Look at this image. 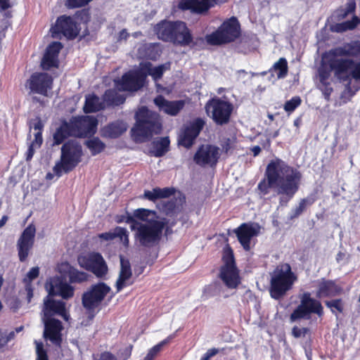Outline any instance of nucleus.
Masks as SVG:
<instances>
[{
    "instance_id": "423d86ee",
    "label": "nucleus",
    "mask_w": 360,
    "mask_h": 360,
    "mask_svg": "<svg viewBox=\"0 0 360 360\" xmlns=\"http://www.w3.org/2000/svg\"><path fill=\"white\" fill-rule=\"evenodd\" d=\"M297 280V276L288 263L276 266L271 274L269 290L270 296L276 300H281L292 288Z\"/></svg>"
},
{
    "instance_id": "e2e57ef3",
    "label": "nucleus",
    "mask_w": 360,
    "mask_h": 360,
    "mask_svg": "<svg viewBox=\"0 0 360 360\" xmlns=\"http://www.w3.org/2000/svg\"><path fill=\"white\" fill-rule=\"evenodd\" d=\"M222 152L225 154H228L229 152L233 148L232 141L227 138L221 143Z\"/></svg>"
},
{
    "instance_id": "6ab92c4d",
    "label": "nucleus",
    "mask_w": 360,
    "mask_h": 360,
    "mask_svg": "<svg viewBox=\"0 0 360 360\" xmlns=\"http://www.w3.org/2000/svg\"><path fill=\"white\" fill-rule=\"evenodd\" d=\"M205 125V121L202 118L195 119L181 131L178 137V144L187 149L191 148Z\"/></svg>"
},
{
    "instance_id": "338daca9",
    "label": "nucleus",
    "mask_w": 360,
    "mask_h": 360,
    "mask_svg": "<svg viewBox=\"0 0 360 360\" xmlns=\"http://www.w3.org/2000/svg\"><path fill=\"white\" fill-rule=\"evenodd\" d=\"M8 344L6 337V330L0 328V350Z\"/></svg>"
},
{
    "instance_id": "bb28decb",
    "label": "nucleus",
    "mask_w": 360,
    "mask_h": 360,
    "mask_svg": "<svg viewBox=\"0 0 360 360\" xmlns=\"http://www.w3.org/2000/svg\"><path fill=\"white\" fill-rule=\"evenodd\" d=\"M154 103L160 110L170 116H176L185 106L184 100L168 101L162 95L155 98Z\"/></svg>"
},
{
    "instance_id": "864d4df0",
    "label": "nucleus",
    "mask_w": 360,
    "mask_h": 360,
    "mask_svg": "<svg viewBox=\"0 0 360 360\" xmlns=\"http://www.w3.org/2000/svg\"><path fill=\"white\" fill-rule=\"evenodd\" d=\"M150 214H155V212L145 208H139L134 211L133 217L143 221H146Z\"/></svg>"
},
{
    "instance_id": "b1692460",
    "label": "nucleus",
    "mask_w": 360,
    "mask_h": 360,
    "mask_svg": "<svg viewBox=\"0 0 360 360\" xmlns=\"http://www.w3.org/2000/svg\"><path fill=\"white\" fill-rule=\"evenodd\" d=\"M63 47L60 41H53L47 46L41 62L42 70L47 71L52 68H58V55Z\"/></svg>"
},
{
    "instance_id": "aec40b11",
    "label": "nucleus",
    "mask_w": 360,
    "mask_h": 360,
    "mask_svg": "<svg viewBox=\"0 0 360 360\" xmlns=\"http://www.w3.org/2000/svg\"><path fill=\"white\" fill-rule=\"evenodd\" d=\"M229 0H181L179 8L182 11H191L196 14H205L217 5L225 4Z\"/></svg>"
},
{
    "instance_id": "3c124183",
    "label": "nucleus",
    "mask_w": 360,
    "mask_h": 360,
    "mask_svg": "<svg viewBox=\"0 0 360 360\" xmlns=\"http://www.w3.org/2000/svg\"><path fill=\"white\" fill-rule=\"evenodd\" d=\"M114 239L119 238L125 245H129V234L125 228L116 226L113 231Z\"/></svg>"
},
{
    "instance_id": "9b49d317",
    "label": "nucleus",
    "mask_w": 360,
    "mask_h": 360,
    "mask_svg": "<svg viewBox=\"0 0 360 360\" xmlns=\"http://www.w3.org/2000/svg\"><path fill=\"white\" fill-rule=\"evenodd\" d=\"M222 261L224 264L220 268L219 277L227 288L235 289L240 283V278L233 250L229 244L223 249Z\"/></svg>"
},
{
    "instance_id": "f03ea898",
    "label": "nucleus",
    "mask_w": 360,
    "mask_h": 360,
    "mask_svg": "<svg viewBox=\"0 0 360 360\" xmlns=\"http://www.w3.org/2000/svg\"><path fill=\"white\" fill-rule=\"evenodd\" d=\"M357 57H360V41L356 40L329 50L328 62L340 81L358 80L360 79V60L356 62L352 58Z\"/></svg>"
},
{
    "instance_id": "58836bf2",
    "label": "nucleus",
    "mask_w": 360,
    "mask_h": 360,
    "mask_svg": "<svg viewBox=\"0 0 360 360\" xmlns=\"http://www.w3.org/2000/svg\"><path fill=\"white\" fill-rule=\"evenodd\" d=\"M170 141L168 136L161 137L152 142L153 150L151 155L160 158L165 155L169 149Z\"/></svg>"
},
{
    "instance_id": "603ef678",
    "label": "nucleus",
    "mask_w": 360,
    "mask_h": 360,
    "mask_svg": "<svg viewBox=\"0 0 360 360\" xmlns=\"http://www.w3.org/2000/svg\"><path fill=\"white\" fill-rule=\"evenodd\" d=\"M176 336V332L169 335L167 338L160 342L158 344L153 347L149 352L155 356L161 350L162 347L169 343Z\"/></svg>"
},
{
    "instance_id": "69168bd1",
    "label": "nucleus",
    "mask_w": 360,
    "mask_h": 360,
    "mask_svg": "<svg viewBox=\"0 0 360 360\" xmlns=\"http://www.w3.org/2000/svg\"><path fill=\"white\" fill-rule=\"evenodd\" d=\"M43 143V138H42V132L41 131H37L34 134V139L32 141L31 144H33L35 146V147L39 148Z\"/></svg>"
},
{
    "instance_id": "5fc2aeb1",
    "label": "nucleus",
    "mask_w": 360,
    "mask_h": 360,
    "mask_svg": "<svg viewBox=\"0 0 360 360\" xmlns=\"http://www.w3.org/2000/svg\"><path fill=\"white\" fill-rule=\"evenodd\" d=\"M301 103L302 100L300 96H294L285 103L284 110L287 112H292L301 104Z\"/></svg>"
},
{
    "instance_id": "0eeeda50",
    "label": "nucleus",
    "mask_w": 360,
    "mask_h": 360,
    "mask_svg": "<svg viewBox=\"0 0 360 360\" xmlns=\"http://www.w3.org/2000/svg\"><path fill=\"white\" fill-rule=\"evenodd\" d=\"M25 87L32 96V102L44 107L45 101L40 96L48 98L52 96L53 78L47 72H35L25 81Z\"/></svg>"
},
{
    "instance_id": "c756f323",
    "label": "nucleus",
    "mask_w": 360,
    "mask_h": 360,
    "mask_svg": "<svg viewBox=\"0 0 360 360\" xmlns=\"http://www.w3.org/2000/svg\"><path fill=\"white\" fill-rule=\"evenodd\" d=\"M127 129V124L120 120L111 122L103 127L100 130L101 137L115 139L120 137Z\"/></svg>"
},
{
    "instance_id": "5701e85b",
    "label": "nucleus",
    "mask_w": 360,
    "mask_h": 360,
    "mask_svg": "<svg viewBox=\"0 0 360 360\" xmlns=\"http://www.w3.org/2000/svg\"><path fill=\"white\" fill-rule=\"evenodd\" d=\"M43 321L44 338L49 340L56 345H60L62 342L61 332L63 330L62 322L53 317L43 318Z\"/></svg>"
},
{
    "instance_id": "20e7f679",
    "label": "nucleus",
    "mask_w": 360,
    "mask_h": 360,
    "mask_svg": "<svg viewBox=\"0 0 360 360\" xmlns=\"http://www.w3.org/2000/svg\"><path fill=\"white\" fill-rule=\"evenodd\" d=\"M166 218L162 220H151L148 223H141L134 217L127 218V224L134 231L135 242L139 245L151 248L159 244L162 236V231L166 225Z\"/></svg>"
},
{
    "instance_id": "8fccbe9b",
    "label": "nucleus",
    "mask_w": 360,
    "mask_h": 360,
    "mask_svg": "<svg viewBox=\"0 0 360 360\" xmlns=\"http://www.w3.org/2000/svg\"><path fill=\"white\" fill-rule=\"evenodd\" d=\"M326 306L329 308L333 314L338 311L339 313H342L344 310V303L342 299H335L332 300H326L324 302Z\"/></svg>"
},
{
    "instance_id": "49530a36",
    "label": "nucleus",
    "mask_w": 360,
    "mask_h": 360,
    "mask_svg": "<svg viewBox=\"0 0 360 360\" xmlns=\"http://www.w3.org/2000/svg\"><path fill=\"white\" fill-rule=\"evenodd\" d=\"M77 15L80 18L81 20L86 25L89 23L91 20V15L89 11V9H83L77 12ZM90 34L89 30L87 26H86L85 29L82 31L81 35L79 36V39H82L86 38Z\"/></svg>"
},
{
    "instance_id": "7ed1b4c3",
    "label": "nucleus",
    "mask_w": 360,
    "mask_h": 360,
    "mask_svg": "<svg viewBox=\"0 0 360 360\" xmlns=\"http://www.w3.org/2000/svg\"><path fill=\"white\" fill-rule=\"evenodd\" d=\"M157 37L176 46L185 47L192 42V32L187 24L181 20H162L154 27Z\"/></svg>"
},
{
    "instance_id": "de8ad7c7",
    "label": "nucleus",
    "mask_w": 360,
    "mask_h": 360,
    "mask_svg": "<svg viewBox=\"0 0 360 360\" xmlns=\"http://www.w3.org/2000/svg\"><path fill=\"white\" fill-rule=\"evenodd\" d=\"M162 53L158 44H149L145 49L146 57L151 60H156Z\"/></svg>"
},
{
    "instance_id": "6e6552de",
    "label": "nucleus",
    "mask_w": 360,
    "mask_h": 360,
    "mask_svg": "<svg viewBox=\"0 0 360 360\" xmlns=\"http://www.w3.org/2000/svg\"><path fill=\"white\" fill-rule=\"evenodd\" d=\"M83 155L82 146L76 141L69 140L61 148L60 160L53 167L56 176H60L63 172L69 173L72 171L81 161Z\"/></svg>"
},
{
    "instance_id": "72a5a7b5",
    "label": "nucleus",
    "mask_w": 360,
    "mask_h": 360,
    "mask_svg": "<svg viewBox=\"0 0 360 360\" xmlns=\"http://www.w3.org/2000/svg\"><path fill=\"white\" fill-rule=\"evenodd\" d=\"M176 191V188L174 187H155L152 191L146 190L143 193V198L155 202L159 199L170 198L175 194Z\"/></svg>"
},
{
    "instance_id": "cd10ccee",
    "label": "nucleus",
    "mask_w": 360,
    "mask_h": 360,
    "mask_svg": "<svg viewBox=\"0 0 360 360\" xmlns=\"http://www.w3.org/2000/svg\"><path fill=\"white\" fill-rule=\"evenodd\" d=\"M59 272L63 278H68L70 283H82L88 280L89 275L65 262L59 266Z\"/></svg>"
},
{
    "instance_id": "052dcab7",
    "label": "nucleus",
    "mask_w": 360,
    "mask_h": 360,
    "mask_svg": "<svg viewBox=\"0 0 360 360\" xmlns=\"http://www.w3.org/2000/svg\"><path fill=\"white\" fill-rule=\"evenodd\" d=\"M309 331L307 328H300L297 326H294L292 329V335L296 338H300L301 336H304Z\"/></svg>"
},
{
    "instance_id": "7c9ffc66",
    "label": "nucleus",
    "mask_w": 360,
    "mask_h": 360,
    "mask_svg": "<svg viewBox=\"0 0 360 360\" xmlns=\"http://www.w3.org/2000/svg\"><path fill=\"white\" fill-rule=\"evenodd\" d=\"M53 295H48L44 300L43 318L53 317L55 314L65 316V304L63 301L55 300Z\"/></svg>"
},
{
    "instance_id": "a19ab883",
    "label": "nucleus",
    "mask_w": 360,
    "mask_h": 360,
    "mask_svg": "<svg viewBox=\"0 0 360 360\" xmlns=\"http://www.w3.org/2000/svg\"><path fill=\"white\" fill-rule=\"evenodd\" d=\"M360 24V18L353 15L351 20L337 23L335 25L334 31L337 32H344L347 30H354Z\"/></svg>"
},
{
    "instance_id": "f704fd0d",
    "label": "nucleus",
    "mask_w": 360,
    "mask_h": 360,
    "mask_svg": "<svg viewBox=\"0 0 360 360\" xmlns=\"http://www.w3.org/2000/svg\"><path fill=\"white\" fill-rule=\"evenodd\" d=\"M141 67L142 70L143 71V72H146V76L148 75H150L153 80L157 82L162 77L164 72L165 71L170 70L171 63L167 62L157 67H153L151 63L146 62L145 63L141 64Z\"/></svg>"
},
{
    "instance_id": "37998d69",
    "label": "nucleus",
    "mask_w": 360,
    "mask_h": 360,
    "mask_svg": "<svg viewBox=\"0 0 360 360\" xmlns=\"http://www.w3.org/2000/svg\"><path fill=\"white\" fill-rule=\"evenodd\" d=\"M86 147L90 150L91 155H96L103 152L106 146L98 137H93L85 143Z\"/></svg>"
},
{
    "instance_id": "a18cd8bd",
    "label": "nucleus",
    "mask_w": 360,
    "mask_h": 360,
    "mask_svg": "<svg viewBox=\"0 0 360 360\" xmlns=\"http://www.w3.org/2000/svg\"><path fill=\"white\" fill-rule=\"evenodd\" d=\"M271 70H274V71H278L277 77L278 79L285 77L288 72L287 60L285 58H279L278 60L274 64L272 68L270 69V71Z\"/></svg>"
},
{
    "instance_id": "2eb2a0df",
    "label": "nucleus",
    "mask_w": 360,
    "mask_h": 360,
    "mask_svg": "<svg viewBox=\"0 0 360 360\" xmlns=\"http://www.w3.org/2000/svg\"><path fill=\"white\" fill-rule=\"evenodd\" d=\"M51 30L53 37L63 35L69 40H73L79 35L81 27L73 17L62 15L57 18Z\"/></svg>"
},
{
    "instance_id": "4c0bfd02",
    "label": "nucleus",
    "mask_w": 360,
    "mask_h": 360,
    "mask_svg": "<svg viewBox=\"0 0 360 360\" xmlns=\"http://www.w3.org/2000/svg\"><path fill=\"white\" fill-rule=\"evenodd\" d=\"M103 99L105 105L119 106L125 102L126 97L124 95L119 94L115 89H109L105 91Z\"/></svg>"
},
{
    "instance_id": "bf43d9fd",
    "label": "nucleus",
    "mask_w": 360,
    "mask_h": 360,
    "mask_svg": "<svg viewBox=\"0 0 360 360\" xmlns=\"http://www.w3.org/2000/svg\"><path fill=\"white\" fill-rule=\"evenodd\" d=\"M37 360H49L46 351L44 349L43 344L39 342L37 344Z\"/></svg>"
},
{
    "instance_id": "1a4fd4ad",
    "label": "nucleus",
    "mask_w": 360,
    "mask_h": 360,
    "mask_svg": "<svg viewBox=\"0 0 360 360\" xmlns=\"http://www.w3.org/2000/svg\"><path fill=\"white\" fill-rule=\"evenodd\" d=\"M241 35L240 22L236 17H231L224 20L218 29L205 36L209 45L219 46L235 41Z\"/></svg>"
},
{
    "instance_id": "f3484780",
    "label": "nucleus",
    "mask_w": 360,
    "mask_h": 360,
    "mask_svg": "<svg viewBox=\"0 0 360 360\" xmlns=\"http://www.w3.org/2000/svg\"><path fill=\"white\" fill-rule=\"evenodd\" d=\"M36 228L33 224H29L22 232L17 240L16 248L20 262L27 260L34 245Z\"/></svg>"
},
{
    "instance_id": "c03bdc74",
    "label": "nucleus",
    "mask_w": 360,
    "mask_h": 360,
    "mask_svg": "<svg viewBox=\"0 0 360 360\" xmlns=\"http://www.w3.org/2000/svg\"><path fill=\"white\" fill-rule=\"evenodd\" d=\"M356 2L354 0H351L347 3L345 8L340 7L336 10L335 15L337 20H340L349 15L351 13H354L356 10Z\"/></svg>"
},
{
    "instance_id": "79ce46f5",
    "label": "nucleus",
    "mask_w": 360,
    "mask_h": 360,
    "mask_svg": "<svg viewBox=\"0 0 360 360\" xmlns=\"http://www.w3.org/2000/svg\"><path fill=\"white\" fill-rule=\"evenodd\" d=\"M360 24V18L353 15L351 20L337 23L335 25L334 31L337 32H344L347 30H354Z\"/></svg>"
},
{
    "instance_id": "13d9d810",
    "label": "nucleus",
    "mask_w": 360,
    "mask_h": 360,
    "mask_svg": "<svg viewBox=\"0 0 360 360\" xmlns=\"http://www.w3.org/2000/svg\"><path fill=\"white\" fill-rule=\"evenodd\" d=\"M205 38L204 39L201 37L193 38L192 36V42H191V44L188 46L193 49H202L205 47Z\"/></svg>"
},
{
    "instance_id": "a211bd4d",
    "label": "nucleus",
    "mask_w": 360,
    "mask_h": 360,
    "mask_svg": "<svg viewBox=\"0 0 360 360\" xmlns=\"http://www.w3.org/2000/svg\"><path fill=\"white\" fill-rule=\"evenodd\" d=\"M220 158L219 148L212 144H202L193 156V161L200 167H215Z\"/></svg>"
},
{
    "instance_id": "f257e3e1",
    "label": "nucleus",
    "mask_w": 360,
    "mask_h": 360,
    "mask_svg": "<svg viewBox=\"0 0 360 360\" xmlns=\"http://www.w3.org/2000/svg\"><path fill=\"white\" fill-rule=\"evenodd\" d=\"M301 179L299 170L276 158L267 165L264 178L259 182L257 190L261 196H264L270 193L271 188H276L280 205L287 206L298 191Z\"/></svg>"
},
{
    "instance_id": "39448f33",
    "label": "nucleus",
    "mask_w": 360,
    "mask_h": 360,
    "mask_svg": "<svg viewBox=\"0 0 360 360\" xmlns=\"http://www.w3.org/2000/svg\"><path fill=\"white\" fill-rule=\"evenodd\" d=\"M136 122L131 133L134 140L142 143L150 139L154 134L160 133L162 124L158 113L143 106L135 114Z\"/></svg>"
},
{
    "instance_id": "dca6fc26",
    "label": "nucleus",
    "mask_w": 360,
    "mask_h": 360,
    "mask_svg": "<svg viewBox=\"0 0 360 360\" xmlns=\"http://www.w3.org/2000/svg\"><path fill=\"white\" fill-rule=\"evenodd\" d=\"M73 136L84 138L96 132L98 121L93 116H73L68 122Z\"/></svg>"
},
{
    "instance_id": "412c9836",
    "label": "nucleus",
    "mask_w": 360,
    "mask_h": 360,
    "mask_svg": "<svg viewBox=\"0 0 360 360\" xmlns=\"http://www.w3.org/2000/svg\"><path fill=\"white\" fill-rule=\"evenodd\" d=\"M146 79V74L140 70L129 71L124 73L121 79L120 85L121 89L127 91H136L142 88Z\"/></svg>"
},
{
    "instance_id": "473e14b6",
    "label": "nucleus",
    "mask_w": 360,
    "mask_h": 360,
    "mask_svg": "<svg viewBox=\"0 0 360 360\" xmlns=\"http://www.w3.org/2000/svg\"><path fill=\"white\" fill-rule=\"evenodd\" d=\"M176 191V188L174 187H155L152 191L146 190L143 193V198L155 202L159 199L170 198L175 194Z\"/></svg>"
},
{
    "instance_id": "6e6d98bb",
    "label": "nucleus",
    "mask_w": 360,
    "mask_h": 360,
    "mask_svg": "<svg viewBox=\"0 0 360 360\" xmlns=\"http://www.w3.org/2000/svg\"><path fill=\"white\" fill-rule=\"evenodd\" d=\"M39 275V268L38 266L32 267L23 278V283H32V281L37 278Z\"/></svg>"
},
{
    "instance_id": "680f3d73",
    "label": "nucleus",
    "mask_w": 360,
    "mask_h": 360,
    "mask_svg": "<svg viewBox=\"0 0 360 360\" xmlns=\"http://www.w3.org/2000/svg\"><path fill=\"white\" fill-rule=\"evenodd\" d=\"M30 127L33 128L34 130L37 131H41L44 129V124L40 117H36L32 122L30 124Z\"/></svg>"
},
{
    "instance_id": "e433bc0d",
    "label": "nucleus",
    "mask_w": 360,
    "mask_h": 360,
    "mask_svg": "<svg viewBox=\"0 0 360 360\" xmlns=\"http://www.w3.org/2000/svg\"><path fill=\"white\" fill-rule=\"evenodd\" d=\"M105 108V103L101 101L100 98L94 94H87L85 96V102L83 110L86 114L96 112Z\"/></svg>"
},
{
    "instance_id": "4be33fe9",
    "label": "nucleus",
    "mask_w": 360,
    "mask_h": 360,
    "mask_svg": "<svg viewBox=\"0 0 360 360\" xmlns=\"http://www.w3.org/2000/svg\"><path fill=\"white\" fill-rule=\"evenodd\" d=\"M260 231V226L258 224H252L243 223L234 230L238 240L245 251L251 249V239L257 236Z\"/></svg>"
},
{
    "instance_id": "c85d7f7f",
    "label": "nucleus",
    "mask_w": 360,
    "mask_h": 360,
    "mask_svg": "<svg viewBox=\"0 0 360 360\" xmlns=\"http://www.w3.org/2000/svg\"><path fill=\"white\" fill-rule=\"evenodd\" d=\"M49 292V295H60L63 299L68 300L74 296L75 288L70 283L56 278L50 283Z\"/></svg>"
},
{
    "instance_id": "2f4dec72",
    "label": "nucleus",
    "mask_w": 360,
    "mask_h": 360,
    "mask_svg": "<svg viewBox=\"0 0 360 360\" xmlns=\"http://www.w3.org/2000/svg\"><path fill=\"white\" fill-rule=\"evenodd\" d=\"M131 276L132 271L129 261L127 259L124 260L123 258H121L120 271L115 283L117 292H120L126 286L133 284V281L129 283L128 282Z\"/></svg>"
},
{
    "instance_id": "4d7b16f0",
    "label": "nucleus",
    "mask_w": 360,
    "mask_h": 360,
    "mask_svg": "<svg viewBox=\"0 0 360 360\" xmlns=\"http://www.w3.org/2000/svg\"><path fill=\"white\" fill-rule=\"evenodd\" d=\"M321 86L320 87L321 91L323 95L324 98L329 101L330 100L331 94L333 91V87L330 86V82L321 83Z\"/></svg>"
},
{
    "instance_id": "a878e982",
    "label": "nucleus",
    "mask_w": 360,
    "mask_h": 360,
    "mask_svg": "<svg viewBox=\"0 0 360 360\" xmlns=\"http://www.w3.org/2000/svg\"><path fill=\"white\" fill-rule=\"evenodd\" d=\"M181 197L172 198L167 200H161L156 205V208L165 216L174 217L176 216L183 208L185 202V196L180 193Z\"/></svg>"
},
{
    "instance_id": "774afa93",
    "label": "nucleus",
    "mask_w": 360,
    "mask_h": 360,
    "mask_svg": "<svg viewBox=\"0 0 360 360\" xmlns=\"http://www.w3.org/2000/svg\"><path fill=\"white\" fill-rule=\"evenodd\" d=\"M98 237L100 239H102V240H104L106 241L112 240L114 239L113 233L110 232V231L99 233L98 235Z\"/></svg>"
},
{
    "instance_id": "ea45409f",
    "label": "nucleus",
    "mask_w": 360,
    "mask_h": 360,
    "mask_svg": "<svg viewBox=\"0 0 360 360\" xmlns=\"http://www.w3.org/2000/svg\"><path fill=\"white\" fill-rule=\"evenodd\" d=\"M315 201L316 198L312 195L301 199L299 202L298 206L292 210L289 216V219L293 220L299 217L307 210V208L312 205Z\"/></svg>"
},
{
    "instance_id": "09e8293b",
    "label": "nucleus",
    "mask_w": 360,
    "mask_h": 360,
    "mask_svg": "<svg viewBox=\"0 0 360 360\" xmlns=\"http://www.w3.org/2000/svg\"><path fill=\"white\" fill-rule=\"evenodd\" d=\"M328 52L323 54V59L326 61V64L329 67V69H327L324 67H321L319 69V71H318L320 83L328 82H329L328 79L330 77V72L333 71L334 72V71L330 68V67L328 64Z\"/></svg>"
},
{
    "instance_id": "9d476101",
    "label": "nucleus",
    "mask_w": 360,
    "mask_h": 360,
    "mask_svg": "<svg viewBox=\"0 0 360 360\" xmlns=\"http://www.w3.org/2000/svg\"><path fill=\"white\" fill-rule=\"evenodd\" d=\"M110 287L104 282L91 285L82 295V304L88 313V317L93 319L101 309V305L107 295L110 292Z\"/></svg>"
},
{
    "instance_id": "0e129e2a",
    "label": "nucleus",
    "mask_w": 360,
    "mask_h": 360,
    "mask_svg": "<svg viewBox=\"0 0 360 360\" xmlns=\"http://www.w3.org/2000/svg\"><path fill=\"white\" fill-rule=\"evenodd\" d=\"M219 352V349L211 348L209 349L205 354L201 357L200 360H210V358L217 354Z\"/></svg>"
},
{
    "instance_id": "4468645a",
    "label": "nucleus",
    "mask_w": 360,
    "mask_h": 360,
    "mask_svg": "<svg viewBox=\"0 0 360 360\" xmlns=\"http://www.w3.org/2000/svg\"><path fill=\"white\" fill-rule=\"evenodd\" d=\"M79 266L91 272L97 278L105 277L108 272V267L102 255L97 252H90L77 258Z\"/></svg>"
},
{
    "instance_id": "ddd939ff",
    "label": "nucleus",
    "mask_w": 360,
    "mask_h": 360,
    "mask_svg": "<svg viewBox=\"0 0 360 360\" xmlns=\"http://www.w3.org/2000/svg\"><path fill=\"white\" fill-rule=\"evenodd\" d=\"M300 303L290 314L291 321L299 319H309L311 314H316L322 317L324 314L323 307L321 302L311 297L309 292H304L300 296Z\"/></svg>"
},
{
    "instance_id": "f8f14e48",
    "label": "nucleus",
    "mask_w": 360,
    "mask_h": 360,
    "mask_svg": "<svg viewBox=\"0 0 360 360\" xmlns=\"http://www.w3.org/2000/svg\"><path fill=\"white\" fill-rule=\"evenodd\" d=\"M205 109L207 115L211 114L210 117L217 125L223 126L229 123L233 105L215 96L207 101Z\"/></svg>"
},
{
    "instance_id": "393cba45",
    "label": "nucleus",
    "mask_w": 360,
    "mask_h": 360,
    "mask_svg": "<svg viewBox=\"0 0 360 360\" xmlns=\"http://www.w3.org/2000/svg\"><path fill=\"white\" fill-rule=\"evenodd\" d=\"M342 292L343 288L333 280L322 278L317 281V298L333 297L341 295Z\"/></svg>"
},
{
    "instance_id": "c9c22d12",
    "label": "nucleus",
    "mask_w": 360,
    "mask_h": 360,
    "mask_svg": "<svg viewBox=\"0 0 360 360\" xmlns=\"http://www.w3.org/2000/svg\"><path fill=\"white\" fill-rule=\"evenodd\" d=\"M70 136H73V134L72 133L70 124L64 120L53 134V146H58L63 143Z\"/></svg>"
}]
</instances>
